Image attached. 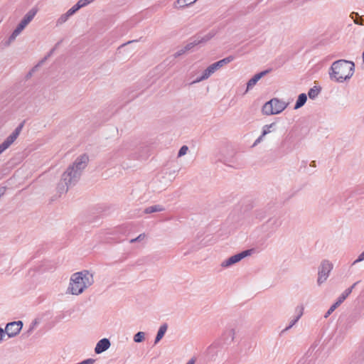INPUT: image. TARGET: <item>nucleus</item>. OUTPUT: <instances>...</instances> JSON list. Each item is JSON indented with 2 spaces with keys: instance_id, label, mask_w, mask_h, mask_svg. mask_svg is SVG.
I'll return each mask as SVG.
<instances>
[{
  "instance_id": "obj_27",
  "label": "nucleus",
  "mask_w": 364,
  "mask_h": 364,
  "mask_svg": "<svg viewBox=\"0 0 364 364\" xmlns=\"http://www.w3.org/2000/svg\"><path fill=\"white\" fill-rule=\"evenodd\" d=\"M188 147L186 145H183L181 147L178 153V157L183 156L187 154Z\"/></svg>"
},
{
  "instance_id": "obj_28",
  "label": "nucleus",
  "mask_w": 364,
  "mask_h": 364,
  "mask_svg": "<svg viewBox=\"0 0 364 364\" xmlns=\"http://www.w3.org/2000/svg\"><path fill=\"white\" fill-rule=\"evenodd\" d=\"M364 261V250L358 256L357 259H355L352 264L351 266H354L357 264L358 263L362 262Z\"/></svg>"
},
{
  "instance_id": "obj_18",
  "label": "nucleus",
  "mask_w": 364,
  "mask_h": 364,
  "mask_svg": "<svg viewBox=\"0 0 364 364\" xmlns=\"http://www.w3.org/2000/svg\"><path fill=\"white\" fill-rule=\"evenodd\" d=\"M307 100V95L305 93H301L299 95L298 99L294 105V109H299L304 105Z\"/></svg>"
},
{
  "instance_id": "obj_3",
  "label": "nucleus",
  "mask_w": 364,
  "mask_h": 364,
  "mask_svg": "<svg viewBox=\"0 0 364 364\" xmlns=\"http://www.w3.org/2000/svg\"><path fill=\"white\" fill-rule=\"evenodd\" d=\"M354 71L355 64L353 62L338 60L332 63L328 74L331 80L342 83L350 79Z\"/></svg>"
},
{
  "instance_id": "obj_13",
  "label": "nucleus",
  "mask_w": 364,
  "mask_h": 364,
  "mask_svg": "<svg viewBox=\"0 0 364 364\" xmlns=\"http://www.w3.org/2000/svg\"><path fill=\"white\" fill-rule=\"evenodd\" d=\"M197 0H176L173 6L176 9H183L194 4Z\"/></svg>"
},
{
  "instance_id": "obj_1",
  "label": "nucleus",
  "mask_w": 364,
  "mask_h": 364,
  "mask_svg": "<svg viewBox=\"0 0 364 364\" xmlns=\"http://www.w3.org/2000/svg\"><path fill=\"white\" fill-rule=\"evenodd\" d=\"M88 156L82 154L78 156L74 163L70 165L63 173L61 180L58 184L57 191L60 194L65 193L68 188L78 181L82 171L87 165Z\"/></svg>"
},
{
  "instance_id": "obj_23",
  "label": "nucleus",
  "mask_w": 364,
  "mask_h": 364,
  "mask_svg": "<svg viewBox=\"0 0 364 364\" xmlns=\"http://www.w3.org/2000/svg\"><path fill=\"white\" fill-rule=\"evenodd\" d=\"M71 16V15L69 14L68 11H67L65 14H62L57 20L56 24L58 26L62 25L63 23H65L68 18Z\"/></svg>"
},
{
  "instance_id": "obj_9",
  "label": "nucleus",
  "mask_w": 364,
  "mask_h": 364,
  "mask_svg": "<svg viewBox=\"0 0 364 364\" xmlns=\"http://www.w3.org/2000/svg\"><path fill=\"white\" fill-rule=\"evenodd\" d=\"M23 327V322L21 321L10 322L6 324L5 333L9 338H13L19 333Z\"/></svg>"
},
{
  "instance_id": "obj_22",
  "label": "nucleus",
  "mask_w": 364,
  "mask_h": 364,
  "mask_svg": "<svg viewBox=\"0 0 364 364\" xmlns=\"http://www.w3.org/2000/svg\"><path fill=\"white\" fill-rule=\"evenodd\" d=\"M276 127V123L272 122L269 124H266L262 127V136H266L269 133H270L273 129Z\"/></svg>"
},
{
  "instance_id": "obj_24",
  "label": "nucleus",
  "mask_w": 364,
  "mask_h": 364,
  "mask_svg": "<svg viewBox=\"0 0 364 364\" xmlns=\"http://www.w3.org/2000/svg\"><path fill=\"white\" fill-rule=\"evenodd\" d=\"M145 334L144 332H138L134 336V341L136 343H141L144 340Z\"/></svg>"
},
{
  "instance_id": "obj_10",
  "label": "nucleus",
  "mask_w": 364,
  "mask_h": 364,
  "mask_svg": "<svg viewBox=\"0 0 364 364\" xmlns=\"http://www.w3.org/2000/svg\"><path fill=\"white\" fill-rule=\"evenodd\" d=\"M110 346V342L107 338H102L100 340L95 348V352L100 354L107 350Z\"/></svg>"
},
{
  "instance_id": "obj_37",
  "label": "nucleus",
  "mask_w": 364,
  "mask_h": 364,
  "mask_svg": "<svg viewBox=\"0 0 364 364\" xmlns=\"http://www.w3.org/2000/svg\"><path fill=\"white\" fill-rule=\"evenodd\" d=\"M5 335V331L3 328H0V343L3 341Z\"/></svg>"
},
{
  "instance_id": "obj_38",
  "label": "nucleus",
  "mask_w": 364,
  "mask_h": 364,
  "mask_svg": "<svg viewBox=\"0 0 364 364\" xmlns=\"http://www.w3.org/2000/svg\"><path fill=\"white\" fill-rule=\"evenodd\" d=\"M195 363H196V358H192L186 364H195Z\"/></svg>"
},
{
  "instance_id": "obj_16",
  "label": "nucleus",
  "mask_w": 364,
  "mask_h": 364,
  "mask_svg": "<svg viewBox=\"0 0 364 364\" xmlns=\"http://www.w3.org/2000/svg\"><path fill=\"white\" fill-rule=\"evenodd\" d=\"M214 35H215L214 32H210V33L205 35L203 37L198 38L192 43V44L198 45L200 43H204L208 41L209 40H210L214 36Z\"/></svg>"
},
{
  "instance_id": "obj_15",
  "label": "nucleus",
  "mask_w": 364,
  "mask_h": 364,
  "mask_svg": "<svg viewBox=\"0 0 364 364\" xmlns=\"http://www.w3.org/2000/svg\"><path fill=\"white\" fill-rule=\"evenodd\" d=\"M167 328H168V326L166 323H164L163 325H161L159 327V331L156 334V338H155V341H154L155 344H156L164 337V334L166 333V332L167 331Z\"/></svg>"
},
{
  "instance_id": "obj_11",
  "label": "nucleus",
  "mask_w": 364,
  "mask_h": 364,
  "mask_svg": "<svg viewBox=\"0 0 364 364\" xmlns=\"http://www.w3.org/2000/svg\"><path fill=\"white\" fill-rule=\"evenodd\" d=\"M267 73V70L262 71L254 75L247 83V92L252 87H253L257 82Z\"/></svg>"
},
{
  "instance_id": "obj_35",
  "label": "nucleus",
  "mask_w": 364,
  "mask_h": 364,
  "mask_svg": "<svg viewBox=\"0 0 364 364\" xmlns=\"http://www.w3.org/2000/svg\"><path fill=\"white\" fill-rule=\"evenodd\" d=\"M145 237V235L144 234H140L136 238H134V239H132L130 240V242L131 243H134L136 241H141Z\"/></svg>"
},
{
  "instance_id": "obj_26",
  "label": "nucleus",
  "mask_w": 364,
  "mask_h": 364,
  "mask_svg": "<svg viewBox=\"0 0 364 364\" xmlns=\"http://www.w3.org/2000/svg\"><path fill=\"white\" fill-rule=\"evenodd\" d=\"M304 308L302 305L297 306L295 308V312L296 314V316L295 317L298 318L299 320L300 319V318L302 316V315L304 314Z\"/></svg>"
},
{
  "instance_id": "obj_41",
  "label": "nucleus",
  "mask_w": 364,
  "mask_h": 364,
  "mask_svg": "<svg viewBox=\"0 0 364 364\" xmlns=\"http://www.w3.org/2000/svg\"><path fill=\"white\" fill-rule=\"evenodd\" d=\"M33 328V326H32V327L30 328V331H32Z\"/></svg>"
},
{
  "instance_id": "obj_30",
  "label": "nucleus",
  "mask_w": 364,
  "mask_h": 364,
  "mask_svg": "<svg viewBox=\"0 0 364 364\" xmlns=\"http://www.w3.org/2000/svg\"><path fill=\"white\" fill-rule=\"evenodd\" d=\"M339 305L336 303L333 304L329 309L327 311V312L325 314L324 317L328 318L334 311L335 309Z\"/></svg>"
},
{
  "instance_id": "obj_31",
  "label": "nucleus",
  "mask_w": 364,
  "mask_h": 364,
  "mask_svg": "<svg viewBox=\"0 0 364 364\" xmlns=\"http://www.w3.org/2000/svg\"><path fill=\"white\" fill-rule=\"evenodd\" d=\"M80 8V5L77 3L72 8H70L68 11L69 14L73 16L75 13H76Z\"/></svg>"
},
{
  "instance_id": "obj_7",
  "label": "nucleus",
  "mask_w": 364,
  "mask_h": 364,
  "mask_svg": "<svg viewBox=\"0 0 364 364\" xmlns=\"http://www.w3.org/2000/svg\"><path fill=\"white\" fill-rule=\"evenodd\" d=\"M333 269V264L328 260H323L318 269L317 282L320 285L328 279L331 271Z\"/></svg>"
},
{
  "instance_id": "obj_14",
  "label": "nucleus",
  "mask_w": 364,
  "mask_h": 364,
  "mask_svg": "<svg viewBox=\"0 0 364 364\" xmlns=\"http://www.w3.org/2000/svg\"><path fill=\"white\" fill-rule=\"evenodd\" d=\"M26 27V26H25L21 22H20L16 26V28L14 29L11 35L9 36V43L14 41Z\"/></svg>"
},
{
  "instance_id": "obj_21",
  "label": "nucleus",
  "mask_w": 364,
  "mask_h": 364,
  "mask_svg": "<svg viewBox=\"0 0 364 364\" xmlns=\"http://www.w3.org/2000/svg\"><path fill=\"white\" fill-rule=\"evenodd\" d=\"M351 294L350 289H346L338 298L336 304L339 306L346 300V299Z\"/></svg>"
},
{
  "instance_id": "obj_12",
  "label": "nucleus",
  "mask_w": 364,
  "mask_h": 364,
  "mask_svg": "<svg viewBox=\"0 0 364 364\" xmlns=\"http://www.w3.org/2000/svg\"><path fill=\"white\" fill-rule=\"evenodd\" d=\"M37 11L38 9L36 8L31 9L26 14L20 22H21L25 26H27V25L33 19L34 16L37 14Z\"/></svg>"
},
{
  "instance_id": "obj_32",
  "label": "nucleus",
  "mask_w": 364,
  "mask_h": 364,
  "mask_svg": "<svg viewBox=\"0 0 364 364\" xmlns=\"http://www.w3.org/2000/svg\"><path fill=\"white\" fill-rule=\"evenodd\" d=\"M299 319L298 318H296L294 317L289 323V326H287L285 328H284V331H287L288 330H289L291 328H292L297 322H298Z\"/></svg>"
},
{
  "instance_id": "obj_20",
  "label": "nucleus",
  "mask_w": 364,
  "mask_h": 364,
  "mask_svg": "<svg viewBox=\"0 0 364 364\" xmlns=\"http://www.w3.org/2000/svg\"><path fill=\"white\" fill-rule=\"evenodd\" d=\"M320 92L321 88L319 87L314 86L309 90L308 96L309 97L310 99L314 100L318 95Z\"/></svg>"
},
{
  "instance_id": "obj_4",
  "label": "nucleus",
  "mask_w": 364,
  "mask_h": 364,
  "mask_svg": "<svg viewBox=\"0 0 364 364\" xmlns=\"http://www.w3.org/2000/svg\"><path fill=\"white\" fill-rule=\"evenodd\" d=\"M288 105L289 102L278 98H273L263 105L262 112L267 116L278 114L282 112Z\"/></svg>"
},
{
  "instance_id": "obj_29",
  "label": "nucleus",
  "mask_w": 364,
  "mask_h": 364,
  "mask_svg": "<svg viewBox=\"0 0 364 364\" xmlns=\"http://www.w3.org/2000/svg\"><path fill=\"white\" fill-rule=\"evenodd\" d=\"M355 15L356 18L353 20L354 23L358 25H364V19L362 17H360L358 14L353 13L351 16ZM353 18V16H352Z\"/></svg>"
},
{
  "instance_id": "obj_17",
  "label": "nucleus",
  "mask_w": 364,
  "mask_h": 364,
  "mask_svg": "<svg viewBox=\"0 0 364 364\" xmlns=\"http://www.w3.org/2000/svg\"><path fill=\"white\" fill-rule=\"evenodd\" d=\"M214 35H215L214 32H210V33L205 35L203 37L198 38L192 43V44L198 45L200 43H204L208 41L209 40H210L214 36Z\"/></svg>"
},
{
  "instance_id": "obj_6",
  "label": "nucleus",
  "mask_w": 364,
  "mask_h": 364,
  "mask_svg": "<svg viewBox=\"0 0 364 364\" xmlns=\"http://www.w3.org/2000/svg\"><path fill=\"white\" fill-rule=\"evenodd\" d=\"M235 59V57L232 55H229L222 60H220L211 65H210L205 70V74L208 75L210 77L212 75H213L218 70L220 69L225 65L231 63Z\"/></svg>"
},
{
  "instance_id": "obj_33",
  "label": "nucleus",
  "mask_w": 364,
  "mask_h": 364,
  "mask_svg": "<svg viewBox=\"0 0 364 364\" xmlns=\"http://www.w3.org/2000/svg\"><path fill=\"white\" fill-rule=\"evenodd\" d=\"M94 0H79L77 4L80 5V8L85 7L87 4L92 2Z\"/></svg>"
},
{
  "instance_id": "obj_36",
  "label": "nucleus",
  "mask_w": 364,
  "mask_h": 364,
  "mask_svg": "<svg viewBox=\"0 0 364 364\" xmlns=\"http://www.w3.org/2000/svg\"><path fill=\"white\" fill-rule=\"evenodd\" d=\"M264 136H262V134L255 141V142L252 144V146H256L257 144H259L260 142L263 141Z\"/></svg>"
},
{
  "instance_id": "obj_40",
  "label": "nucleus",
  "mask_w": 364,
  "mask_h": 364,
  "mask_svg": "<svg viewBox=\"0 0 364 364\" xmlns=\"http://www.w3.org/2000/svg\"><path fill=\"white\" fill-rule=\"evenodd\" d=\"M228 333H230V336H232V339H233L234 334H235L234 330L233 329H230L228 331Z\"/></svg>"
},
{
  "instance_id": "obj_2",
  "label": "nucleus",
  "mask_w": 364,
  "mask_h": 364,
  "mask_svg": "<svg viewBox=\"0 0 364 364\" xmlns=\"http://www.w3.org/2000/svg\"><path fill=\"white\" fill-rule=\"evenodd\" d=\"M94 283L93 274L87 270L73 274L70 279L67 292L72 295H80Z\"/></svg>"
},
{
  "instance_id": "obj_19",
  "label": "nucleus",
  "mask_w": 364,
  "mask_h": 364,
  "mask_svg": "<svg viewBox=\"0 0 364 364\" xmlns=\"http://www.w3.org/2000/svg\"><path fill=\"white\" fill-rule=\"evenodd\" d=\"M163 210H164V208L162 205H154L147 207L146 208H145L144 212V213L149 214V213H156V212H161Z\"/></svg>"
},
{
  "instance_id": "obj_34",
  "label": "nucleus",
  "mask_w": 364,
  "mask_h": 364,
  "mask_svg": "<svg viewBox=\"0 0 364 364\" xmlns=\"http://www.w3.org/2000/svg\"><path fill=\"white\" fill-rule=\"evenodd\" d=\"M268 223L272 225H274L276 228H278L281 225V222L278 219H270Z\"/></svg>"
},
{
  "instance_id": "obj_5",
  "label": "nucleus",
  "mask_w": 364,
  "mask_h": 364,
  "mask_svg": "<svg viewBox=\"0 0 364 364\" xmlns=\"http://www.w3.org/2000/svg\"><path fill=\"white\" fill-rule=\"evenodd\" d=\"M252 250H247L245 251H242L238 254H236L235 255H232L229 258L223 260L220 264V266L223 268H228L233 264L239 262L242 259L251 255Z\"/></svg>"
},
{
  "instance_id": "obj_8",
  "label": "nucleus",
  "mask_w": 364,
  "mask_h": 364,
  "mask_svg": "<svg viewBox=\"0 0 364 364\" xmlns=\"http://www.w3.org/2000/svg\"><path fill=\"white\" fill-rule=\"evenodd\" d=\"M23 124H19L15 130L0 144V154H1L6 151L18 138L19 136Z\"/></svg>"
},
{
  "instance_id": "obj_25",
  "label": "nucleus",
  "mask_w": 364,
  "mask_h": 364,
  "mask_svg": "<svg viewBox=\"0 0 364 364\" xmlns=\"http://www.w3.org/2000/svg\"><path fill=\"white\" fill-rule=\"evenodd\" d=\"M209 77L208 75H206L205 74V70L203 72L202 75L200 76H198L192 82L191 84H196V83H198L200 82H202L203 80H205L207 79H208Z\"/></svg>"
},
{
  "instance_id": "obj_39",
  "label": "nucleus",
  "mask_w": 364,
  "mask_h": 364,
  "mask_svg": "<svg viewBox=\"0 0 364 364\" xmlns=\"http://www.w3.org/2000/svg\"><path fill=\"white\" fill-rule=\"evenodd\" d=\"M358 282H355L350 287L348 288L347 289H350L351 291H353V289L355 287V286L358 284Z\"/></svg>"
}]
</instances>
